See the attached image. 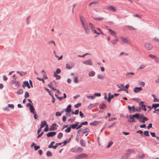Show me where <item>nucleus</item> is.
I'll list each match as a JSON object with an SVG mask.
<instances>
[{
	"label": "nucleus",
	"mask_w": 159,
	"mask_h": 159,
	"mask_svg": "<svg viewBox=\"0 0 159 159\" xmlns=\"http://www.w3.org/2000/svg\"><path fill=\"white\" fill-rule=\"evenodd\" d=\"M41 73L43 75V77L45 79H48V77L47 76V75L46 74V73L44 70H43L41 71Z\"/></svg>",
	"instance_id": "2eb2a0df"
},
{
	"label": "nucleus",
	"mask_w": 159,
	"mask_h": 159,
	"mask_svg": "<svg viewBox=\"0 0 159 159\" xmlns=\"http://www.w3.org/2000/svg\"><path fill=\"white\" fill-rule=\"evenodd\" d=\"M129 119H131V120H128V122H135V121L134 119V117L132 116V115L129 116Z\"/></svg>",
	"instance_id": "dca6fc26"
},
{
	"label": "nucleus",
	"mask_w": 159,
	"mask_h": 159,
	"mask_svg": "<svg viewBox=\"0 0 159 159\" xmlns=\"http://www.w3.org/2000/svg\"><path fill=\"white\" fill-rule=\"evenodd\" d=\"M99 0H96L93 1L91 2L89 4V6H90L91 5H92L93 4H98L99 3Z\"/></svg>",
	"instance_id": "4be33fe9"
},
{
	"label": "nucleus",
	"mask_w": 159,
	"mask_h": 159,
	"mask_svg": "<svg viewBox=\"0 0 159 159\" xmlns=\"http://www.w3.org/2000/svg\"><path fill=\"white\" fill-rule=\"evenodd\" d=\"M139 84L141 85L143 87H144L145 85V83L144 82L140 81L139 83Z\"/></svg>",
	"instance_id": "bf43d9fd"
},
{
	"label": "nucleus",
	"mask_w": 159,
	"mask_h": 159,
	"mask_svg": "<svg viewBox=\"0 0 159 159\" xmlns=\"http://www.w3.org/2000/svg\"><path fill=\"white\" fill-rule=\"evenodd\" d=\"M159 107V103L153 104L152 105V107H153L155 109Z\"/></svg>",
	"instance_id": "72a5a7b5"
},
{
	"label": "nucleus",
	"mask_w": 159,
	"mask_h": 159,
	"mask_svg": "<svg viewBox=\"0 0 159 159\" xmlns=\"http://www.w3.org/2000/svg\"><path fill=\"white\" fill-rule=\"evenodd\" d=\"M87 97L88 98H91L92 100L94 99L95 98L94 95L92 96H88Z\"/></svg>",
	"instance_id": "13d9d810"
},
{
	"label": "nucleus",
	"mask_w": 159,
	"mask_h": 159,
	"mask_svg": "<svg viewBox=\"0 0 159 159\" xmlns=\"http://www.w3.org/2000/svg\"><path fill=\"white\" fill-rule=\"evenodd\" d=\"M99 123V121L97 120H95L93 122H91L90 123V125L96 126Z\"/></svg>",
	"instance_id": "6ab92c4d"
},
{
	"label": "nucleus",
	"mask_w": 159,
	"mask_h": 159,
	"mask_svg": "<svg viewBox=\"0 0 159 159\" xmlns=\"http://www.w3.org/2000/svg\"><path fill=\"white\" fill-rule=\"evenodd\" d=\"M70 151L72 152L76 153L77 152V149L75 147L72 148L70 149Z\"/></svg>",
	"instance_id": "7c9ffc66"
},
{
	"label": "nucleus",
	"mask_w": 159,
	"mask_h": 159,
	"mask_svg": "<svg viewBox=\"0 0 159 159\" xmlns=\"http://www.w3.org/2000/svg\"><path fill=\"white\" fill-rule=\"evenodd\" d=\"M74 82L75 83H77L78 82V78L77 77H75L74 79Z\"/></svg>",
	"instance_id": "69168bd1"
},
{
	"label": "nucleus",
	"mask_w": 159,
	"mask_h": 159,
	"mask_svg": "<svg viewBox=\"0 0 159 159\" xmlns=\"http://www.w3.org/2000/svg\"><path fill=\"white\" fill-rule=\"evenodd\" d=\"M121 41L123 43H126V44H130L129 40L127 39L126 37H121Z\"/></svg>",
	"instance_id": "423d86ee"
},
{
	"label": "nucleus",
	"mask_w": 159,
	"mask_h": 159,
	"mask_svg": "<svg viewBox=\"0 0 159 159\" xmlns=\"http://www.w3.org/2000/svg\"><path fill=\"white\" fill-rule=\"evenodd\" d=\"M140 114H139L136 113L135 114L132 115V116L134 117H135L138 120H140L141 119L140 117Z\"/></svg>",
	"instance_id": "aec40b11"
},
{
	"label": "nucleus",
	"mask_w": 159,
	"mask_h": 159,
	"mask_svg": "<svg viewBox=\"0 0 159 159\" xmlns=\"http://www.w3.org/2000/svg\"><path fill=\"white\" fill-rule=\"evenodd\" d=\"M71 129V127L70 126H69L65 130V132H66L69 133Z\"/></svg>",
	"instance_id": "a19ab883"
},
{
	"label": "nucleus",
	"mask_w": 159,
	"mask_h": 159,
	"mask_svg": "<svg viewBox=\"0 0 159 159\" xmlns=\"http://www.w3.org/2000/svg\"><path fill=\"white\" fill-rule=\"evenodd\" d=\"M126 27L129 28L130 30H135L136 29L135 28L131 26L127 25L126 26Z\"/></svg>",
	"instance_id": "49530a36"
},
{
	"label": "nucleus",
	"mask_w": 159,
	"mask_h": 159,
	"mask_svg": "<svg viewBox=\"0 0 159 159\" xmlns=\"http://www.w3.org/2000/svg\"><path fill=\"white\" fill-rule=\"evenodd\" d=\"M77 152H81L83 151V148L80 147H79L77 149Z\"/></svg>",
	"instance_id": "3c124183"
},
{
	"label": "nucleus",
	"mask_w": 159,
	"mask_h": 159,
	"mask_svg": "<svg viewBox=\"0 0 159 159\" xmlns=\"http://www.w3.org/2000/svg\"><path fill=\"white\" fill-rule=\"evenodd\" d=\"M16 73L19 74L20 76H23L26 74V72H20L19 71H17Z\"/></svg>",
	"instance_id": "473e14b6"
},
{
	"label": "nucleus",
	"mask_w": 159,
	"mask_h": 159,
	"mask_svg": "<svg viewBox=\"0 0 159 159\" xmlns=\"http://www.w3.org/2000/svg\"><path fill=\"white\" fill-rule=\"evenodd\" d=\"M148 120V119L146 117H143L142 120L141 119L139 120V122L142 123H144L145 121Z\"/></svg>",
	"instance_id": "4468645a"
},
{
	"label": "nucleus",
	"mask_w": 159,
	"mask_h": 159,
	"mask_svg": "<svg viewBox=\"0 0 159 159\" xmlns=\"http://www.w3.org/2000/svg\"><path fill=\"white\" fill-rule=\"evenodd\" d=\"M155 61L156 62H159V57L156 56V57L155 58Z\"/></svg>",
	"instance_id": "774afa93"
},
{
	"label": "nucleus",
	"mask_w": 159,
	"mask_h": 159,
	"mask_svg": "<svg viewBox=\"0 0 159 159\" xmlns=\"http://www.w3.org/2000/svg\"><path fill=\"white\" fill-rule=\"evenodd\" d=\"M108 31L110 34L112 35L115 36L116 34V32L113 31L110 29H109Z\"/></svg>",
	"instance_id": "393cba45"
},
{
	"label": "nucleus",
	"mask_w": 159,
	"mask_h": 159,
	"mask_svg": "<svg viewBox=\"0 0 159 159\" xmlns=\"http://www.w3.org/2000/svg\"><path fill=\"white\" fill-rule=\"evenodd\" d=\"M118 41V38H116V39L114 40H113L111 41V43H112L113 45H115L116 44Z\"/></svg>",
	"instance_id": "c85d7f7f"
},
{
	"label": "nucleus",
	"mask_w": 159,
	"mask_h": 159,
	"mask_svg": "<svg viewBox=\"0 0 159 159\" xmlns=\"http://www.w3.org/2000/svg\"><path fill=\"white\" fill-rule=\"evenodd\" d=\"M86 156V154L84 153H81L77 156L75 157V159H77L79 158H83L85 157Z\"/></svg>",
	"instance_id": "f8f14e48"
},
{
	"label": "nucleus",
	"mask_w": 159,
	"mask_h": 159,
	"mask_svg": "<svg viewBox=\"0 0 159 159\" xmlns=\"http://www.w3.org/2000/svg\"><path fill=\"white\" fill-rule=\"evenodd\" d=\"M61 113L59 112V111H57L56 113V116H61Z\"/></svg>",
	"instance_id": "e2e57ef3"
},
{
	"label": "nucleus",
	"mask_w": 159,
	"mask_h": 159,
	"mask_svg": "<svg viewBox=\"0 0 159 159\" xmlns=\"http://www.w3.org/2000/svg\"><path fill=\"white\" fill-rule=\"evenodd\" d=\"M83 63L85 65H89L90 66L92 65V60L91 59H89L88 60L83 61Z\"/></svg>",
	"instance_id": "1a4fd4ad"
},
{
	"label": "nucleus",
	"mask_w": 159,
	"mask_h": 159,
	"mask_svg": "<svg viewBox=\"0 0 159 159\" xmlns=\"http://www.w3.org/2000/svg\"><path fill=\"white\" fill-rule=\"evenodd\" d=\"M95 74V72L93 71H91L89 72L88 74V75L89 76H93Z\"/></svg>",
	"instance_id": "bb28decb"
},
{
	"label": "nucleus",
	"mask_w": 159,
	"mask_h": 159,
	"mask_svg": "<svg viewBox=\"0 0 159 159\" xmlns=\"http://www.w3.org/2000/svg\"><path fill=\"white\" fill-rule=\"evenodd\" d=\"M129 75H134V73L133 72H128L126 74V75L127 76H128L129 77H130V76H129Z\"/></svg>",
	"instance_id": "de8ad7c7"
},
{
	"label": "nucleus",
	"mask_w": 159,
	"mask_h": 159,
	"mask_svg": "<svg viewBox=\"0 0 159 159\" xmlns=\"http://www.w3.org/2000/svg\"><path fill=\"white\" fill-rule=\"evenodd\" d=\"M142 88L141 87H136L133 89V91L135 93H137L142 91Z\"/></svg>",
	"instance_id": "6e6552de"
},
{
	"label": "nucleus",
	"mask_w": 159,
	"mask_h": 159,
	"mask_svg": "<svg viewBox=\"0 0 159 159\" xmlns=\"http://www.w3.org/2000/svg\"><path fill=\"white\" fill-rule=\"evenodd\" d=\"M145 67V66L144 65H143V64H141L140 65L139 70L143 69Z\"/></svg>",
	"instance_id": "052dcab7"
},
{
	"label": "nucleus",
	"mask_w": 159,
	"mask_h": 159,
	"mask_svg": "<svg viewBox=\"0 0 159 159\" xmlns=\"http://www.w3.org/2000/svg\"><path fill=\"white\" fill-rule=\"evenodd\" d=\"M127 153H126V155L127 158L128 157V155L131 153V150L129 149H127L126 150Z\"/></svg>",
	"instance_id": "e433bc0d"
},
{
	"label": "nucleus",
	"mask_w": 159,
	"mask_h": 159,
	"mask_svg": "<svg viewBox=\"0 0 159 159\" xmlns=\"http://www.w3.org/2000/svg\"><path fill=\"white\" fill-rule=\"evenodd\" d=\"M113 142L112 141H110L108 145L107 146V148H109L113 144Z\"/></svg>",
	"instance_id": "864d4df0"
},
{
	"label": "nucleus",
	"mask_w": 159,
	"mask_h": 159,
	"mask_svg": "<svg viewBox=\"0 0 159 159\" xmlns=\"http://www.w3.org/2000/svg\"><path fill=\"white\" fill-rule=\"evenodd\" d=\"M57 127H58V126H57V124L56 123L53 124L51 126H50V128H49V130L50 131H54L57 129Z\"/></svg>",
	"instance_id": "20e7f679"
},
{
	"label": "nucleus",
	"mask_w": 159,
	"mask_h": 159,
	"mask_svg": "<svg viewBox=\"0 0 159 159\" xmlns=\"http://www.w3.org/2000/svg\"><path fill=\"white\" fill-rule=\"evenodd\" d=\"M56 134V132H50L46 134L48 137H52L54 136Z\"/></svg>",
	"instance_id": "9b49d317"
},
{
	"label": "nucleus",
	"mask_w": 159,
	"mask_h": 159,
	"mask_svg": "<svg viewBox=\"0 0 159 159\" xmlns=\"http://www.w3.org/2000/svg\"><path fill=\"white\" fill-rule=\"evenodd\" d=\"M71 138L70 139H67L66 140L64 141L62 143H63V146H65L66 145L67 143L69 142Z\"/></svg>",
	"instance_id": "5701e85b"
},
{
	"label": "nucleus",
	"mask_w": 159,
	"mask_h": 159,
	"mask_svg": "<svg viewBox=\"0 0 159 159\" xmlns=\"http://www.w3.org/2000/svg\"><path fill=\"white\" fill-rule=\"evenodd\" d=\"M26 106L27 107H30V110L31 113L34 114L35 109L34 108V106L33 105L31 104V103H28L26 104Z\"/></svg>",
	"instance_id": "f03ea898"
},
{
	"label": "nucleus",
	"mask_w": 159,
	"mask_h": 159,
	"mask_svg": "<svg viewBox=\"0 0 159 159\" xmlns=\"http://www.w3.org/2000/svg\"><path fill=\"white\" fill-rule=\"evenodd\" d=\"M129 119H131V120H128V122H135V121L134 119V117L132 116V115L129 116Z\"/></svg>",
	"instance_id": "a211bd4d"
},
{
	"label": "nucleus",
	"mask_w": 159,
	"mask_h": 159,
	"mask_svg": "<svg viewBox=\"0 0 159 159\" xmlns=\"http://www.w3.org/2000/svg\"><path fill=\"white\" fill-rule=\"evenodd\" d=\"M63 135V134L61 132H60L58 135L57 138L59 139H60L62 137Z\"/></svg>",
	"instance_id": "a18cd8bd"
},
{
	"label": "nucleus",
	"mask_w": 159,
	"mask_h": 159,
	"mask_svg": "<svg viewBox=\"0 0 159 159\" xmlns=\"http://www.w3.org/2000/svg\"><path fill=\"white\" fill-rule=\"evenodd\" d=\"M74 65L75 64L72 62L70 64H66V68L67 69H70L74 66Z\"/></svg>",
	"instance_id": "0eeeda50"
},
{
	"label": "nucleus",
	"mask_w": 159,
	"mask_h": 159,
	"mask_svg": "<svg viewBox=\"0 0 159 159\" xmlns=\"http://www.w3.org/2000/svg\"><path fill=\"white\" fill-rule=\"evenodd\" d=\"M71 128L72 129H75L77 128V126L76 124H73L70 125Z\"/></svg>",
	"instance_id": "c03bdc74"
},
{
	"label": "nucleus",
	"mask_w": 159,
	"mask_h": 159,
	"mask_svg": "<svg viewBox=\"0 0 159 159\" xmlns=\"http://www.w3.org/2000/svg\"><path fill=\"white\" fill-rule=\"evenodd\" d=\"M61 70L59 68H57L56 71H55L54 73V74L56 73V74H60L61 72Z\"/></svg>",
	"instance_id": "ea45409f"
},
{
	"label": "nucleus",
	"mask_w": 159,
	"mask_h": 159,
	"mask_svg": "<svg viewBox=\"0 0 159 159\" xmlns=\"http://www.w3.org/2000/svg\"><path fill=\"white\" fill-rule=\"evenodd\" d=\"M128 108L129 112H134L135 111V107L134 106H133L131 107L128 106Z\"/></svg>",
	"instance_id": "9d476101"
},
{
	"label": "nucleus",
	"mask_w": 159,
	"mask_h": 159,
	"mask_svg": "<svg viewBox=\"0 0 159 159\" xmlns=\"http://www.w3.org/2000/svg\"><path fill=\"white\" fill-rule=\"evenodd\" d=\"M54 77H56V79L57 80L60 79L61 78V76L60 75H58L56 73L54 74Z\"/></svg>",
	"instance_id": "c9c22d12"
},
{
	"label": "nucleus",
	"mask_w": 159,
	"mask_h": 159,
	"mask_svg": "<svg viewBox=\"0 0 159 159\" xmlns=\"http://www.w3.org/2000/svg\"><path fill=\"white\" fill-rule=\"evenodd\" d=\"M8 107H10L12 109H13L14 108V105L12 104H9L8 105Z\"/></svg>",
	"instance_id": "680f3d73"
},
{
	"label": "nucleus",
	"mask_w": 159,
	"mask_h": 159,
	"mask_svg": "<svg viewBox=\"0 0 159 159\" xmlns=\"http://www.w3.org/2000/svg\"><path fill=\"white\" fill-rule=\"evenodd\" d=\"M52 155V152L50 151H48L46 153V155L48 157H50Z\"/></svg>",
	"instance_id": "58836bf2"
},
{
	"label": "nucleus",
	"mask_w": 159,
	"mask_h": 159,
	"mask_svg": "<svg viewBox=\"0 0 159 159\" xmlns=\"http://www.w3.org/2000/svg\"><path fill=\"white\" fill-rule=\"evenodd\" d=\"M49 130V129L48 125H47L45 128L44 129L43 131L45 132H47Z\"/></svg>",
	"instance_id": "6e6d98bb"
},
{
	"label": "nucleus",
	"mask_w": 159,
	"mask_h": 159,
	"mask_svg": "<svg viewBox=\"0 0 159 159\" xmlns=\"http://www.w3.org/2000/svg\"><path fill=\"white\" fill-rule=\"evenodd\" d=\"M29 96V94L28 92L26 91L25 93V98H26Z\"/></svg>",
	"instance_id": "603ef678"
},
{
	"label": "nucleus",
	"mask_w": 159,
	"mask_h": 159,
	"mask_svg": "<svg viewBox=\"0 0 159 159\" xmlns=\"http://www.w3.org/2000/svg\"><path fill=\"white\" fill-rule=\"evenodd\" d=\"M80 143L81 146L85 147L86 146L85 142L83 139L80 140Z\"/></svg>",
	"instance_id": "b1692460"
},
{
	"label": "nucleus",
	"mask_w": 159,
	"mask_h": 159,
	"mask_svg": "<svg viewBox=\"0 0 159 159\" xmlns=\"http://www.w3.org/2000/svg\"><path fill=\"white\" fill-rule=\"evenodd\" d=\"M144 135L146 136H149V132L148 131H145L144 132Z\"/></svg>",
	"instance_id": "09e8293b"
},
{
	"label": "nucleus",
	"mask_w": 159,
	"mask_h": 159,
	"mask_svg": "<svg viewBox=\"0 0 159 159\" xmlns=\"http://www.w3.org/2000/svg\"><path fill=\"white\" fill-rule=\"evenodd\" d=\"M80 20V21L82 23V25H84L85 24H87V23L86 22V21L83 16L80 15L79 16Z\"/></svg>",
	"instance_id": "39448f33"
},
{
	"label": "nucleus",
	"mask_w": 159,
	"mask_h": 159,
	"mask_svg": "<svg viewBox=\"0 0 159 159\" xmlns=\"http://www.w3.org/2000/svg\"><path fill=\"white\" fill-rule=\"evenodd\" d=\"M90 130L88 128H86L82 130V133L84 134L86 132H88Z\"/></svg>",
	"instance_id": "cd10ccee"
},
{
	"label": "nucleus",
	"mask_w": 159,
	"mask_h": 159,
	"mask_svg": "<svg viewBox=\"0 0 159 159\" xmlns=\"http://www.w3.org/2000/svg\"><path fill=\"white\" fill-rule=\"evenodd\" d=\"M108 8L113 11H116V7L114 6H110L108 7Z\"/></svg>",
	"instance_id": "c756f323"
},
{
	"label": "nucleus",
	"mask_w": 159,
	"mask_h": 159,
	"mask_svg": "<svg viewBox=\"0 0 159 159\" xmlns=\"http://www.w3.org/2000/svg\"><path fill=\"white\" fill-rule=\"evenodd\" d=\"M144 46L147 49L151 50L153 47V45L151 44L149 42H147L144 43Z\"/></svg>",
	"instance_id": "7ed1b4c3"
},
{
	"label": "nucleus",
	"mask_w": 159,
	"mask_h": 159,
	"mask_svg": "<svg viewBox=\"0 0 159 159\" xmlns=\"http://www.w3.org/2000/svg\"><path fill=\"white\" fill-rule=\"evenodd\" d=\"M23 92V91L22 89H20L18 91L16 92V93L18 95H20L22 94Z\"/></svg>",
	"instance_id": "2f4dec72"
},
{
	"label": "nucleus",
	"mask_w": 159,
	"mask_h": 159,
	"mask_svg": "<svg viewBox=\"0 0 159 159\" xmlns=\"http://www.w3.org/2000/svg\"><path fill=\"white\" fill-rule=\"evenodd\" d=\"M75 120V117H74L72 118H70L68 120V121H70L71 123L73 122L74 120Z\"/></svg>",
	"instance_id": "4d7b16f0"
},
{
	"label": "nucleus",
	"mask_w": 159,
	"mask_h": 159,
	"mask_svg": "<svg viewBox=\"0 0 159 159\" xmlns=\"http://www.w3.org/2000/svg\"><path fill=\"white\" fill-rule=\"evenodd\" d=\"M62 143H56V144H55V146H53V149H56V148L58 146L61 145Z\"/></svg>",
	"instance_id": "4c0bfd02"
},
{
	"label": "nucleus",
	"mask_w": 159,
	"mask_h": 159,
	"mask_svg": "<svg viewBox=\"0 0 159 159\" xmlns=\"http://www.w3.org/2000/svg\"><path fill=\"white\" fill-rule=\"evenodd\" d=\"M105 105V104L104 103V102H103L102 103H101V105L99 106V108L101 109H103L104 108V106Z\"/></svg>",
	"instance_id": "f704fd0d"
},
{
	"label": "nucleus",
	"mask_w": 159,
	"mask_h": 159,
	"mask_svg": "<svg viewBox=\"0 0 159 159\" xmlns=\"http://www.w3.org/2000/svg\"><path fill=\"white\" fill-rule=\"evenodd\" d=\"M47 125H48L47 124L45 120H44L43 121H42L41 122V128H43L45 126H46Z\"/></svg>",
	"instance_id": "412c9836"
},
{
	"label": "nucleus",
	"mask_w": 159,
	"mask_h": 159,
	"mask_svg": "<svg viewBox=\"0 0 159 159\" xmlns=\"http://www.w3.org/2000/svg\"><path fill=\"white\" fill-rule=\"evenodd\" d=\"M152 40L155 42H159V39H157L156 38L153 39Z\"/></svg>",
	"instance_id": "338daca9"
},
{
	"label": "nucleus",
	"mask_w": 159,
	"mask_h": 159,
	"mask_svg": "<svg viewBox=\"0 0 159 159\" xmlns=\"http://www.w3.org/2000/svg\"><path fill=\"white\" fill-rule=\"evenodd\" d=\"M71 104L69 105L65 109V111L67 113H70L71 111Z\"/></svg>",
	"instance_id": "ddd939ff"
},
{
	"label": "nucleus",
	"mask_w": 159,
	"mask_h": 159,
	"mask_svg": "<svg viewBox=\"0 0 159 159\" xmlns=\"http://www.w3.org/2000/svg\"><path fill=\"white\" fill-rule=\"evenodd\" d=\"M144 102L143 101H142L140 102L139 104V107H141V109L143 108L146 107V106L145 105L143 104Z\"/></svg>",
	"instance_id": "a878e982"
},
{
	"label": "nucleus",
	"mask_w": 159,
	"mask_h": 159,
	"mask_svg": "<svg viewBox=\"0 0 159 159\" xmlns=\"http://www.w3.org/2000/svg\"><path fill=\"white\" fill-rule=\"evenodd\" d=\"M108 96L111 99L112 98H114V95H111V93H108Z\"/></svg>",
	"instance_id": "0e129e2a"
},
{
	"label": "nucleus",
	"mask_w": 159,
	"mask_h": 159,
	"mask_svg": "<svg viewBox=\"0 0 159 159\" xmlns=\"http://www.w3.org/2000/svg\"><path fill=\"white\" fill-rule=\"evenodd\" d=\"M129 119H131V120H128V122H135V121L134 119V117L132 116V115L129 116Z\"/></svg>",
	"instance_id": "f3484780"
},
{
	"label": "nucleus",
	"mask_w": 159,
	"mask_h": 159,
	"mask_svg": "<svg viewBox=\"0 0 159 159\" xmlns=\"http://www.w3.org/2000/svg\"><path fill=\"white\" fill-rule=\"evenodd\" d=\"M79 112V110L77 109L75 111H72L71 112V114H75L76 115H77L78 114Z\"/></svg>",
	"instance_id": "79ce46f5"
},
{
	"label": "nucleus",
	"mask_w": 159,
	"mask_h": 159,
	"mask_svg": "<svg viewBox=\"0 0 159 159\" xmlns=\"http://www.w3.org/2000/svg\"><path fill=\"white\" fill-rule=\"evenodd\" d=\"M97 78L99 79L102 80L104 79V76L98 75L97 76Z\"/></svg>",
	"instance_id": "37998d69"
},
{
	"label": "nucleus",
	"mask_w": 159,
	"mask_h": 159,
	"mask_svg": "<svg viewBox=\"0 0 159 159\" xmlns=\"http://www.w3.org/2000/svg\"><path fill=\"white\" fill-rule=\"evenodd\" d=\"M89 26H90V28L91 29V30L94 29V27L92 24L91 23H89Z\"/></svg>",
	"instance_id": "5fc2aeb1"
},
{
	"label": "nucleus",
	"mask_w": 159,
	"mask_h": 159,
	"mask_svg": "<svg viewBox=\"0 0 159 159\" xmlns=\"http://www.w3.org/2000/svg\"><path fill=\"white\" fill-rule=\"evenodd\" d=\"M142 15H140L138 14H134L133 15V16L134 17H137L139 18H141V17L142 16Z\"/></svg>",
	"instance_id": "8fccbe9b"
},
{
	"label": "nucleus",
	"mask_w": 159,
	"mask_h": 159,
	"mask_svg": "<svg viewBox=\"0 0 159 159\" xmlns=\"http://www.w3.org/2000/svg\"><path fill=\"white\" fill-rule=\"evenodd\" d=\"M83 28L85 30V33L86 34H89L90 32V30L88 26L87 23L82 25Z\"/></svg>",
	"instance_id": "f257e3e1"
}]
</instances>
